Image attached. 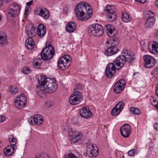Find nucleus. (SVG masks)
<instances>
[{"instance_id": "obj_10", "label": "nucleus", "mask_w": 158, "mask_h": 158, "mask_svg": "<svg viewBox=\"0 0 158 158\" xmlns=\"http://www.w3.org/2000/svg\"><path fill=\"white\" fill-rule=\"evenodd\" d=\"M82 95L79 91H75L70 96L69 99V103L72 105L79 104L82 101Z\"/></svg>"}, {"instance_id": "obj_52", "label": "nucleus", "mask_w": 158, "mask_h": 158, "mask_svg": "<svg viewBox=\"0 0 158 158\" xmlns=\"http://www.w3.org/2000/svg\"><path fill=\"white\" fill-rule=\"evenodd\" d=\"M155 5L158 7V0H157L155 2Z\"/></svg>"}, {"instance_id": "obj_14", "label": "nucleus", "mask_w": 158, "mask_h": 158, "mask_svg": "<svg viewBox=\"0 0 158 158\" xmlns=\"http://www.w3.org/2000/svg\"><path fill=\"white\" fill-rule=\"evenodd\" d=\"M115 64L113 63H109L107 66L105 70V75L106 77L111 78L115 73L116 67Z\"/></svg>"}, {"instance_id": "obj_6", "label": "nucleus", "mask_w": 158, "mask_h": 158, "mask_svg": "<svg viewBox=\"0 0 158 158\" xmlns=\"http://www.w3.org/2000/svg\"><path fill=\"white\" fill-rule=\"evenodd\" d=\"M54 54V50L52 47H46L43 48L41 53V56L42 59L45 60H50Z\"/></svg>"}, {"instance_id": "obj_41", "label": "nucleus", "mask_w": 158, "mask_h": 158, "mask_svg": "<svg viewBox=\"0 0 158 158\" xmlns=\"http://www.w3.org/2000/svg\"><path fill=\"white\" fill-rule=\"evenodd\" d=\"M35 158H48V157L47 154H43L39 156H36Z\"/></svg>"}, {"instance_id": "obj_5", "label": "nucleus", "mask_w": 158, "mask_h": 158, "mask_svg": "<svg viewBox=\"0 0 158 158\" xmlns=\"http://www.w3.org/2000/svg\"><path fill=\"white\" fill-rule=\"evenodd\" d=\"M88 32L89 34L97 37L102 36L104 33L103 27L98 23L90 25L88 27Z\"/></svg>"}, {"instance_id": "obj_8", "label": "nucleus", "mask_w": 158, "mask_h": 158, "mask_svg": "<svg viewBox=\"0 0 158 158\" xmlns=\"http://www.w3.org/2000/svg\"><path fill=\"white\" fill-rule=\"evenodd\" d=\"M20 9L18 4L15 3H11L8 7L7 13L9 16L15 17L20 13Z\"/></svg>"}, {"instance_id": "obj_55", "label": "nucleus", "mask_w": 158, "mask_h": 158, "mask_svg": "<svg viewBox=\"0 0 158 158\" xmlns=\"http://www.w3.org/2000/svg\"><path fill=\"white\" fill-rule=\"evenodd\" d=\"M2 19V17L0 15V21Z\"/></svg>"}, {"instance_id": "obj_38", "label": "nucleus", "mask_w": 158, "mask_h": 158, "mask_svg": "<svg viewBox=\"0 0 158 158\" xmlns=\"http://www.w3.org/2000/svg\"><path fill=\"white\" fill-rule=\"evenodd\" d=\"M155 77L158 80V68H156L152 73Z\"/></svg>"}, {"instance_id": "obj_20", "label": "nucleus", "mask_w": 158, "mask_h": 158, "mask_svg": "<svg viewBox=\"0 0 158 158\" xmlns=\"http://www.w3.org/2000/svg\"><path fill=\"white\" fill-rule=\"evenodd\" d=\"M79 113L82 117L85 118H89L92 115V112L86 107H82L79 111Z\"/></svg>"}, {"instance_id": "obj_42", "label": "nucleus", "mask_w": 158, "mask_h": 158, "mask_svg": "<svg viewBox=\"0 0 158 158\" xmlns=\"http://www.w3.org/2000/svg\"><path fill=\"white\" fill-rule=\"evenodd\" d=\"M67 158H77V157L74 154L70 153L68 154Z\"/></svg>"}, {"instance_id": "obj_51", "label": "nucleus", "mask_w": 158, "mask_h": 158, "mask_svg": "<svg viewBox=\"0 0 158 158\" xmlns=\"http://www.w3.org/2000/svg\"><path fill=\"white\" fill-rule=\"evenodd\" d=\"M3 4V0H0V7L2 6Z\"/></svg>"}, {"instance_id": "obj_44", "label": "nucleus", "mask_w": 158, "mask_h": 158, "mask_svg": "<svg viewBox=\"0 0 158 158\" xmlns=\"http://www.w3.org/2000/svg\"><path fill=\"white\" fill-rule=\"evenodd\" d=\"M33 2V1L32 0L30 1L29 2H27V7L28 8H29L30 6L32 4Z\"/></svg>"}, {"instance_id": "obj_4", "label": "nucleus", "mask_w": 158, "mask_h": 158, "mask_svg": "<svg viewBox=\"0 0 158 158\" xmlns=\"http://www.w3.org/2000/svg\"><path fill=\"white\" fill-rule=\"evenodd\" d=\"M107 44V49L105 51L104 53L107 56H112L116 53L118 51V48L116 47L118 44L117 39L111 38L108 41L106 42Z\"/></svg>"}, {"instance_id": "obj_45", "label": "nucleus", "mask_w": 158, "mask_h": 158, "mask_svg": "<svg viewBox=\"0 0 158 158\" xmlns=\"http://www.w3.org/2000/svg\"><path fill=\"white\" fill-rule=\"evenodd\" d=\"M154 129L157 131H158V123H156L154 125Z\"/></svg>"}, {"instance_id": "obj_47", "label": "nucleus", "mask_w": 158, "mask_h": 158, "mask_svg": "<svg viewBox=\"0 0 158 158\" xmlns=\"http://www.w3.org/2000/svg\"><path fill=\"white\" fill-rule=\"evenodd\" d=\"M152 105L154 106L158 110V102H156V104H154L152 103Z\"/></svg>"}, {"instance_id": "obj_40", "label": "nucleus", "mask_w": 158, "mask_h": 158, "mask_svg": "<svg viewBox=\"0 0 158 158\" xmlns=\"http://www.w3.org/2000/svg\"><path fill=\"white\" fill-rule=\"evenodd\" d=\"M135 152L136 150L135 149H132L128 152V154L129 156H132L135 154Z\"/></svg>"}, {"instance_id": "obj_21", "label": "nucleus", "mask_w": 158, "mask_h": 158, "mask_svg": "<svg viewBox=\"0 0 158 158\" xmlns=\"http://www.w3.org/2000/svg\"><path fill=\"white\" fill-rule=\"evenodd\" d=\"M150 52L154 54L158 53V42L154 41L148 46Z\"/></svg>"}, {"instance_id": "obj_19", "label": "nucleus", "mask_w": 158, "mask_h": 158, "mask_svg": "<svg viewBox=\"0 0 158 158\" xmlns=\"http://www.w3.org/2000/svg\"><path fill=\"white\" fill-rule=\"evenodd\" d=\"M35 13L45 19H48L50 16L49 12L47 9L39 8L35 11Z\"/></svg>"}, {"instance_id": "obj_35", "label": "nucleus", "mask_w": 158, "mask_h": 158, "mask_svg": "<svg viewBox=\"0 0 158 158\" xmlns=\"http://www.w3.org/2000/svg\"><path fill=\"white\" fill-rule=\"evenodd\" d=\"M121 111L117 108L116 107L114 108L111 111V114L112 115L116 116L119 114Z\"/></svg>"}, {"instance_id": "obj_32", "label": "nucleus", "mask_w": 158, "mask_h": 158, "mask_svg": "<svg viewBox=\"0 0 158 158\" xmlns=\"http://www.w3.org/2000/svg\"><path fill=\"white\" fill-rule=\"evenodd\" d=\"M9 90L12 94H15L18 92V88L14 86H10Z\"/></svg>"}, {"instance_id": "obj_15", "label": "nucleus", "mask_w": 158, "mask_h": 158, "mask_svg": "<svg viewBox=\"0 0 158 158\" xmlns=\"http://www.w3.org/2000/svg\"><path fill=\"white\" fill-rule=\"evenodd\" d=\"M143 58L144 66L145 68H150L154 66L156 61L154 58L149 55H146L144 56Z\"/></svg>"}, {"instance_id": "obj_3", "label": "nucleus", "mask_w": 158, "mask_h": 158, "mask_svg": "<svg viewBox=\"0 0 158 158\" xmlns=\"http://www.w3.org/2000/svg\"><path fill=\"white\" fill-rule=\"evenodd\" d=\"M135 59V57L133 55H131L130 52H127L126 53L124 52L123 55H121L118 56L114 61L113 63L118 67V69H119L123 66L125 64L132 63Z\"/></svg>"}, {"instance_id": "obj_28", "label": "nucleus", "mask_w": 158, "mask_h": 158, "mask_svg": "<svg viewBox=\"0 0 158 158\" xmlns=\"http://www.w3.org/2000/svg\"><path fill=\"white\" fill-rule=\"evenodd\" d=\"M14 149V147L13 146H7L4 150V153L6 156H10L13 152Z\"/></svg>"}, {"instance_id": "obj_36", "label": "nucleus", "mask_w": 158, "mask_h": 158, "mask_svg": "<svg viewBox=\"0 0 158 158\" xmlns=\"http://www.w3.org/2000/svg\"><path fill=\"white\" fill-rule=\"evenodd\" d=\"M22 71L24 74H28L31 72V70L28 67L25 66L22 69Z\"/></svg>"}, {"instance_id": "obj_2", "label": "nucleus", "mask_w": 158, "mask_h": 158, "mask_svg": "<svg viewBox=\"0 0 158 158\" xmlns=\"http://www.w3.org/2000/svg\"><path fill=\"white\" fill-rule=\"evenodd\" d=\"M76 15L81 21H86L93 15L91 7L87 3L80 2L78 3L74 10Z\"/></svg>"}, {"instance_id": "obj_53", "label": "nucleus", "mask_w": 158, "mask_h": 158, "mask_svg": "<svg viewBox=\"0 0 158 158\" xmlns=\"http://www.w3.org/2000/svg\"><path fill=\"white\" fill-rule=\"evenodd\" d=\"M156 102V100L155 99H153V102H152L151 103H152H152L154 104H155V103Z\"/></svg>"}, {"instance_id": "obj_43", "label": "nucleus", "mask_w": 158, "mask_h": 158, "mask_svg": "<svg viewBox=\"0 0 158 158\" xmlns=\"http://www.w3.org/2000/svg\"><path fill=\"white\" fill-rule=\"evenodd\" d=\"M5 120V118L4 116L2 115H0V123L3 122Z\"/></svg>"}, {"instance_id": "obj_37", "label": "nucleus", "mask_w": 158, "mask_h": 158, "mask_svg": "<svg viewBox=\"0 0 158 158\" xmlns=\"http://www.w3.org/2000/svg\"><path fill=\"white\" fill-rule=\"evenodd\" d=\"M124 106L123 102H120L118 103L115 107L121 111L123 109Z\"/></svg>"}, {"instance_id": "obj_11", "label": "nucleus", "mask_w": 158, "mask_h": 158, "mask_svg": "<svg viewBox=\"0 0 158 158\" xmlns=\"http://www.w3.org/2000/svg\"><path fill=\"white\" fill-rule=\"evenodd\" d=\"M105 12H107V17L108 20L110 22L115 21L117 19L116 14L115 13V9L113 6H107L105 9Z\"/></svg>"}, {"instance_id": "obj_25", "label": "nucleus", "mask_w": 158, "mask_h": 158, "mask_svg": "<svg viewBox=\"0 0 158 158\" xmlns=\"http://www.w3.org/2000/svg\"><path fill=\"white\" fill-rule=\"evenodd\" d=\"M76 27V24L74 22H69L66 26V30L68 32L72 33L75 31Z\"/></svg>"}, {"instance_id": "obj_34", "label": "nucleus", "mask_w": 158, "mask_h": 158, "mask_svg": "<svg viewBox=\"0 0 158 158\" xmlns=\"http://www.w3.org/2000/svg\"><path fill=\"white\" fill-rule=\"evenodd\" d=\"M9 140L10 144L14 147L16 143V141L12 135H10L9 136Z\"/></svg>"}, {"instance_id": "obj_13", "label": "nucleus", "mask_w": 158, "mask_h": 158, "mask_svg": "<svg viewBox=\"0 0 158 158\" xmlns=\"http://www.w3.org/2000/svg\"><path fill=\"white\" fill-rule=\"evenodd\" d=\"M27 102L26 97L25 95L23 94H21L18 96L14 101L15 105L17 107L19 108L24 107Z\"/></svg>"}, {"instance_id": "obj_16", "label": "nucleus", "mask_w": 158, "mask_h": 158, "mask_svg": "<svg viewBox=\"0 0 158 158\" xmlns=\"http://www.w3.org/2000/svg\"><path fill=\"white\" fill-rule=\"evenodd\" d=\"M125 87V81L123 79H120L115 84L113 88L114 93L118 94L120 93Z\"/></svg>"}, {"instance_id": "obj_29", "label": "nucleus", "mask_w": 158, "mask_h": 158, "mask_svg": "<svg viewBox=\"0 0 158 158\" xmlns=\"http://www.w3.org/2000/svg\"><path fill=\"white\" fill-rule=\"evenodd\" d=\"M7 41L6 35L4 33L0 31V45L6 43Z\"/></svg>"}, {"instance_id": "obj_54", "label": "nucleus", "mask_w": 158, "mask_h": 158, "mask_svg": "<svg viewBox=\"0 0 158 158\" xmlns=\"http://www.w3.org/2000/svg\"><path fill=\"white\" fill-rule=\"evenodd\" d=\"M156 35L157 37L158 38V30L157 31Z\"/></svg>"}, {"instance_id": "obj_33", "label": "nucleus", "mask_w": 158, "mask_h": 158, "mask_svg": "<svg viewBox=\"0 0 158 158\" xmlns=\"http://www.w3.org/2000/svg\"><path fill=\"white\" fill-rule=\"evenodd\" d=\"M130 112L134 114L138 115L141 113L140 110L136 108L131 107L130 108Z\"/></svg>"}, {"instance_id": "obj_22", "label": "nucleus", "mask_w": 158, "mask_h": 158, "mask_svg": "<svg viewBox=\"0 0 158 158\" xmlns=\"http://www.w3.org/2000/svg\"><path fill=\"white\" fill-rule=\"evenodd\" d=\"M27 34L29 37H34L36 35L35 27L33 26L29 25L26 28Z\"/></svg>"}, {"instance_id": "obj_24", "label": "nucleus", "mask_w": 158, "mask_h": 158, "mask_svg": "<svg viewBox=\"0 0 158 158\" xmlns=\"http://www.w3.org/2000/svg\"><path fill=\"white\" fill-rule=\"evenodd\" d=\"M107 35L110 37H112L115 35V29L113 26L107 24L105 26Z\"/></svg>"}, {"instance_id": "obj_9", "label": "nucleus", "mask_w": 158, "mask_h": 158, "mask_svg": "<svg viewBox=\"0 0 158 158\" xmlns=\"http://www.w3.org/2000/svg\"><path fill=\"white\" fill-rule=\"evenodd\" d=\"M71 57L68 55H65L61 57L59 60L58 65L59 69L64 70L68 68L71 63Z\"/></svg>"}, {"instance_id": "obj_31", "label": "nucleus", "mask_w": 158, "mask_h": 158, "mask_svg": "<svg viewBox=\"0 0 158 158\" xmlns=\"http://www.w3.org/2000/svg\"><path fill=\"white\" fill-rule=\"evenodd\" d=\"M122 20L125 22H128L131 20V18L127 13L124 12L122 15Z\"/></svg>"}, {"instance_id": "obj_23", "label": "nucleus", "mask_w": 158, "mask_h": 158, "mask_svg": "<svg viewBox=\"0 0 158 158\" xmlns=\"http://www.w3.org/2000/svg\"><path fill=\"white\" fill-rule=\"evenodd\" d=\"M46 32V30L44 25L40 24L37 27V34L39 37L42 38L44 36Z\"/></svg>"}, {"instance_id": "obj_46", "label": "nucleus", "mask_w": 158, "mask_h": 158, "mask_svg": "<svg viewBox=\"0 0 158 158\" xmlns=\"http://www.w3.org/2000/svg\"><path fill=\"white\" fill-rule=\"evenodd\" d=\"M135 1L140 2L141 3H144L146 2V0H135Z\"/></svg>"}, {"instance_id": "obj_49", "label": "nucleus", "mask_w": 158, "mask_h": 158, "mask_svg": "<svg viewBox=\"0 0 158 158\" xmlns=\"http://www.w3.org/2000/svg\"><path fill=\"white\" fill-rule=\"evenodd\" d=\"M33 119H30L29 121V123L31 124H34V122L33 121Z\"/></svg>"}, {"instance_id": "obj_30", "label": "nucleus", "mask_w": 158, "mask_h": 158, "mask_svg": "<svg viewBox=\"0 0 158 158\" xmlns=\"http://www.w3.org/2000/svg\"><path fill=\"white\" fill-rule=\"evenodd\" d=\"M42 63V59H38L34 60L33 61V66L37 69H39Z\"/></svg>"}, {"instance_id": "obj_18", "label": "nucleus", "mask_w": 158, "mask_h": 158, "mask_svg": "<svg viewBox=\"0 0 158 158\" xmlns=\"http://www.w3.org/2000/svg\"><path fill=\"white\" fill-rule=\"evenodd\" d=\"M131 128L129 124H124L120 128L121 135L124 138L128 137L130 134Z\"/></svg>"}, {"instance_id": "obj_27", "label": "nucleus", "mask_w": 158, "mask_h": 158, "mask_svg": "<svg viewBox=\"0 0 158 158\" xmlns=\"http://www.w3.org/2000/svg\"><path fill=\"white\" fill-rule=\"evenodd\" d=\"M34 123L37 125H40L43 122V117L40 114L35 115L33 118Z\"/></svg>"}, {"instance_id": "obj_50", "label": "nucleus", "mask_w": 158, "mask_h": 158, "mask_svg": "<svg viewBox=\"0 0 158 158\" xmlns=\"http://www.w3.org/2000/svg\"><path fill=\"white\" fill-rule=\"evenodd\" d=\"M156 95L158 97V85L157 87L156 88Z\"/></svg>"}, {"instance_id": "obj_7", "label": "nucleus", "mask_w": 158, "mask_h": 158, "mask_svg": "<svg viewBox=\"0 0 158 158\" xmlns=\"http://www.w3.org/2000/svg\"><path fill=\"white\" fill-rule=\"evenodd\" d=\"M98 148L95 144H90L87 145L86 152H84L83 155L85 156L94 158L98 155Z\"/></svg>"}, {"instance_id": "obj_1", "label": "nucleus", "mask_w": 158, "mask_h": 158, "mask_svg": "<svg viewBox=\"0 0 158 158\" xmlns=\"http://www.w3.org/2000/svg\"><path fill=\"white\" fill-rule=\"evenodd\" d=\"M39 86L37 90L41 94H45L55 91L57 85L55 81L51 78H47L44 75H41L39 79Z\"/></svg>"}, {"instance_id": "obj_17", "label": "nucleus", "mask_w": 158, "mask_h": 158, "mask_svg": "<svg viewBox=\"0 0 158 158\" xmlns=\"http://www.w3.org/2000/svg\"><path fill=\"white\" fill-rule=\"evenodd\" d=\"M69 140L72 143H76L80 140L82 136V134L79 132L71 131L69 133Z\"/></svg>"}, {"instance_id": "obj_48", "label": "nucleus", "mask_w": 158, "mask_h": 158, "mask_svg": "<svg viewBox=\"0 0 158 158\" xmlns=\"http://www.w3.org/2000/svg\"><path fill=\"white\" fill-rule=\"evenodd\" d=\"M29 8L27 7V6H26V7L25 9V14L27 15V14L28 13V9Z\"/></svg>"}, {"instance_id": "obj_39", "label": "nucleus", "mask_w": 158, "mask_h": 158, "mask_svg": "<svg viewBox=\"0 0 158 158\" xmlns=\"http://www.w3.org/2000/svg\"><path fill=\"white\" fill-rule=\"evenodd\" d=\"M83 88V85L80 84H79L76 85V87L74 89V90H76V89L77 90H81Z\"/></svg>"}, {"instance_id": "obj_26", "label": "nucleus", "mask_w": 158, "mask_h": 158, "mask_svg": "<svg viewBox=\"0 0 158 158\" xmlns=\"http://www.w3.org/2000/svg\"><path fill=\"white\" fill-rule=\"evenodd\" d=\"M25 45L27 48L29 50L33 49L35 46V42L31 37H29L26 40Z\"/></svg>"}, {"instance_id": "obj_12", "label": "nucleus", "mask_w": 158, "mask_h": 158, "mask_svg": "<svg viewBox=\"0 0 158 158\" xmlns=\"http://www.w3.org/2000/svg\"><path fill=\"white\" fill-rule=\"evenodd\" d=\"M147 19L145 24L146 28L150 29L151 28L154 24L155 19L154 18L155 14L151 11H148L147 13Z\"/></svg>"}]
</instances>
